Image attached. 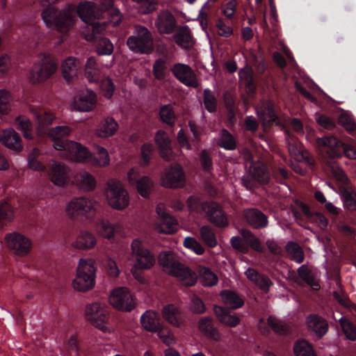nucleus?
<instances>
[{
    "label": "nucleus",
    "instance_id": "nucleus-20",
    "mask_svg": "<svg viewBox=\"0 0 356 356\" xmlns=\"http://www.w3.org/2000/svg\"><path fill=\"white\" fill-rule=\"evenodd\" d=\"M247 223L254 229H261L268 225V218L257 208H249L243 211Z\"/></svg>",
    "mask_w": 356,
    "mask_h": 356
},
{
    "label": "nucleus",
    "instance_id": "nucleus-6",
    "mask_svg": "<svg viewBox=\"0 0 356 356\" xmlns=\"http://www.w3.org/2000/svg\"><path fill=\"white\" fill-rule=\"evenodd\" d=\"M42 19L48 28L67 33L73 25L75 15L70 10H59L49 6L43 10Z\"/></svg>",
    "mask_w": 356,
    "mask_h": 356
},
{
    "label": "nucleus",
    "instance_id": "nucleus-12",
    "mask_svg": "<svg viewBox=\"0 0 356 356\" xmlns=\"http://www.w3.org/2000/svg\"><path fill=\"white\" fill-rule=\"evenodd\" d=\"M86 316L95 327L104 332L108 331L106 325L109 318L108 312L99 302H95L88 305L86 309Z\"/></svg>",
    "mask_w": 356,
    "mask_h": 356
},
{
    "label": "nucleus",
    "instance_id": "nucleus-36",
    "mask_svg": "<svg viewBox=\"0 0 356 356\" xmlns=\"http://www.w3.org/2000/svg\"><path fill=\"white\" fill-rule=\"evenodd\" d=\"M220 295L223 303L229 309H236L241 308L244 305L243 299L236 292L230 290H222Z\"/></svg>",
    "mask_w": 356,
    "mask_h": 356
},
{
    "label": "nucleus",
    "instance_id": "nucleus-63",
    "mask_svg": "<svg viewBox=\"0 0 356 356\" xmlns=\"http://www.w3.org/2000/svg\"><path fill=\"white\" fill-rule=\"evenodd\" d=\"M230 243L232 248L243 254H247L249 252V248L239 236H233L230 239Z\"/></svg>",
    "mask_w": 356,
    "mask_h": 356
},
{
    "label": "nucleus",
    "instance_id": "nucleus-60",
    "mask_svg": "<svg viewBox=\"0 0 356 356\" xmlns=\"http://www.w3.org/2000/svg\"><path fill=\"white\" fill-rule=\"evenodd\" d=\"M200 161L203 170L205 172H210L213 170V161L207 150L203 149L200 153Z\"/></svg>",
    "mask_w": 356,
    "mask_h": 356
},
{
    "label": "nucleus",
    "instance_id": "nucleus-37",
    "mask_svg": "<svg viewBox=\"0 0 356 356\" xmlns=\"http://www.w3.org/2000/svg\"><path fill=\"white\" fill-rule=\"evenodd\" d=\"M96 242V238L92 233L81 231L74 242V246L77 249L88 250L92 248Z\"/></svg>",
    "mask_w": 356,
    "mask_h": 356
},
{
    "label": "nucleus",
    "instance_id": "nucleus-47",
    "mask_svg": "<svg viewBox=\"0 0 356 356\" xmlns=\"http://www.w3.org/2000/svg\"><path fill=\"white\" fill-rule=\"evenodd\" d=\"M296 356H316L311 343L305 339L298 340L293 346Z\"/></svg>",
    "mask_w": 356,
    "mask_h": 356
},
{
    "label": "nucleus",
    "instance_id": "nucleus-19",
    "mask_svg": "<svg viewBox=\"0 0 356 356\" xmlns=\"http://www.w3.org/2000/svg\"><path fill=\"white\" fill-rule=\"evenodd\" d=\"M306 323L309 330L317 339L323 338L329 329L327 321L316 314H309L306 318Z\"/></svg>",
    "mask_w": 356,
    "mask_h": 356
},
{
    "label": "nucleus",
    "instance_id": "nucleus-40",
    "mask_svg": "<svg viewBox=\"0 0 356 356\" xmlns=\"http://www.w3.org/2000/svg\"><path fill=\"white\" fill-rule=\"evenodd\" d=\"M84 70L85 76L90 83L99 81L100 70L94 57L91 56L88 58Z\"/></svg>",
    "mask_w": 356,
    "mask_h": 356
},
{
    "label": "nucleus",
    "instance_id": "nucleus-1",
    "mask_svg": "<svg viewBox=\"0 0 356 356\" xmlns=\"http://www.w3.org/2000/svg\"><path fill=\"white\" fill-rule=\"evenodd\" d=\"M77 14L86 24L82 29V35L87 41L95 42L97 54H112L113 43L101 35L110 25L115 27L121 22V13L113 6V0H98V5L90 1L82 2L78 6Z\"/></svg>",
    "mask_w": 356,
    "mask_h": 356
},
{
    "label": "nucleus",
    "instance_id": "nucleus-27",
    "mask_svg": "<svg viewBox=\"0 0 356 356\" xmlns=\"http://www.w3.org/2000/svg\"><path fill=\"white\" fill-rule=\"evenodd\" d=\"M258 116L263 120L264 125L271 127L273 124L280 126L281 122L275 110V104L271 101H268L261 111H257Z\"/></svg>",
    "mask_w": 356,
    "mask_h": 356
},
{
    "label": "nucleus",
    "instance_id": "nucleus-15",
    "mask_svg": "<svg viewBox=\"0 0 356 356\" xmlns=\"http://www.w3.org/2000/svg\"><path fill=\"white\" fill-rule=\"evenodd\" d=\"M57 64L51 60L45 59L35 65L29 73V79L33 83H39L50 78L56 71Z\"/></svg>",
    "mask_w": 356,
    "mask_h": 356
},
{
    "label": "nucleus",
    "instance_id": "nucleus-54",
    "mask_svg": "<svg viewBox=\"0 0 356 356\" xmlns=\"http://www.w3.org/2000/svg\"><path fill=\"white\" fill-rule=\"evenodd\" d=\"M200 235L202 239L204 241L205 244L211 248H214L217 245V240L216 235L212 229L208 226L204 225L200 229Z\"/></svg>",
    "mask_w": 356,
    "mask_h": 356
},
{
    "label": "nucleus",
    "instance_id": "nucleus-29",
    "mask_svg": "<svg viewBox=\"0 0 356 356\" xmlns=\"http://www.w3.org/2000/svg\"><path fill=\"white\" fill-rule=\"evenodd\" d=\"M0 142L10 149L20 152L22 149L21 137L14 129H6L0 134Z\"/></svg>",
    "mask_w": 356,
    "mask_h": 356
},
{
    "label": "nucleus",
    "instance_id": "nucleus-49",
    "mask_svg": "<svg viewBox=\"0 0 356 356\" xmlns=\"http://www.w3.org/2000/svg\"><path fill=\"white\" fill-rule=\"evenodd\" d=\"M14 218V211L12 207L6 202L0 203V227H3L10 222Z\"/></svg>",
    "mask_w": 356,
    "mask_h": 356
},
{
    "label": "nucleus",
    "instance_id": "nucleus-33",
    "mask_svg": "<svg viewBox=\"0 0 356 356\" xmlns=\"http://www.w3.org/2000/svg\"><path fill=\"white\" fill-rule=\"evenodd\" d=\"M119 125L117 121L112 117L104 118L97 129V135L100 138H108L115 134Z\"/></svg>",
    "mask_w": 356,
    "mask_h": 356
},
{
    "label": "nucleus",
    "instance_id": "nucleus-30",
    "mask_svg": "<svg viewBox=\"0 0 356 356\" xmlns=\"http://www.w3.org/2000/svg\"><path fill=\"white\" fill-rule=\"evenodd\" d=\"M245 275L250 281L259 286L265 293H268L270 291V286L273 284L267 275L259 273L252 268H248L245 270Z\"/></svg>",
    "mask_w": 356,
    "mask_h": 356
},
{
    "label": "nucleus",
    "instance_id": "nucleus-4",
    "mask_svg": "<svg viewBox=\"0 0 356 356\" xmlns=\"http://www.w3.org/2000/svg\"><path fill=\"white\" fill-rule=\"evenodd\" d=\"M159 262L166 273L178 278L183 285L189 287L195 284L196 274L188 267L177 261L172 253L169 252L160 253Z\"/></svg>",
    "mask_w": 356,
    "mask_h": 356
},
{
    "label": "nucleus",
    "instance_id": "nucleus-17",
    "mask_svg": "<svg viewBox=\"0 0 356 356\" xmlns=\"http://www.w3.org/2000/svg\"><path fill=\"white\" fill-rule=\"evenodd\" d=\"M5 240L8 248L17 254L26 255L31 250V241L19 233L13 232L8 234L5 237Z\"/></svg>",
    "mask_w": 356,
    "mask_h": 356
},
{
    "label": "nucleus",
    "instance_id": "nucleus-21",
    "mask_svg": "<svg viewBox=\"0 0 356 356\" xmlns=\"http://www.w3.org/2000/svg\"><path fill=\"white\" fill-rule=\"evenodd\" d=\"M155 24L161 33H173L179 26L175 16L168 10H162L157 16Z\"/></svg>",
    "mask_w": 356,
    "mask_h": 356
},
{
    "label": "nucleus",
    "instance_id": "nucleus-32",
    "mask_svg": "<svg viewBox=\"0 0 356 356\" xmlns=\"http://www.w3.org/2000/svg\"><path fill=\"white\" fill-rule=\"evenodd\" d=\"M97 103V95L91 90L83 91L77 101L75 102L76 108L81 111L88 112L95 107Z\"/></svg>",
    "mask_w": 356,
    "mask_h": 356
},
{
    "label": "nucleus",
    "instance_id": "nucleus-35",
    "mask_svg": "<svg viewBox=\"0 0 356 356\" xmlns=\"http://www.w3.org/2000/svg\"><path fill=\"white\" fill-rule=\"evenodd\" d=\"M161 313L163 318L173 326L180 327L182 324L181 312L174 305L164 306Z\"/></svg>",
    "mask_w": 356,
    "mask_h": 356
},
{
    "label": "nucleus",
    "instance_id": "nucleus-56",
    "mask_svg": "<svg viewBox=\"0 0 356 356\" xmlns=\"http://www.w3.org/2000/svg\"><path fill=\"white\" fill-rule=\"evenodd\" d=\"M139 5V11L143 15L152 13L156 9L159 0H131Z\"/></svg>",
    "mask_w": 356,
    "mask_h": 356
},
{
    "label": "nucleus",
    "instance_id": "nucleus-50",
    "mask_svg": "<svg viewBox=\"0 0 356 356\" xmlns=\"http://www.w3.org/2000/svg\"><path fill=\"white\" fill-rule=\"evenodd\" d=\"M203 102L205 109L211 113H215L217 110L218 100L209 88H206L203 92Z\"/></svg>",
    "mask_w": 356,
    "mask_h": 356
},
{
    "label": "nucleus",
    "instance_id": "nucleus-57",
    "mask_svg": "<svg viewBox=\"0 0 356 356\" xmlns=\"http://www.w3.org/2000/svg\"><path fill=\"white\" fill-rule=\"evenodd\" d=\"M15 122L17 129L22 132L24 137L31 138V122L30 120L26 117L18 116Z\"/></svg>",
    "mask_w": 356,
    "mask_h": 356
},
{
    "label": "nucleus",
    "instance_id": "nucleus-44",
    "mask_svg": "<svg viewBox=\"0 0 356 356\" xmlns=\"http://www.w3.org/2000/svg\"><path fill=\"white\" fill-rule=\"evenodd\" d=\"M155 153L154 145L150 143H145L140 150L139 164L143 168L147 167L153 159Z\"/></svg>",
    "mask_w": 356,
    "mask_h": 356
},
{
    "label": "nucleus",
    "instance_id": "nucleus-46",
    "mask_svg": "<svg viewBox=\"0 0 356 356\" xmlns=\"http://www.w3.org/2000/svg\"><path fill=\"white\" fill-rule=\"evenodd\" d=\"M218 145L227 150H234L236 148V141L234 136L226 129L220 131Z\"/></svg>",
    "mask_w": 356,
    "mask_h": 356
},
{
    "label": "nucleus",
    "instance_id": "nucleus-42",
    "mask_svg": "<svg viewBox=\"0 0 356 356\" xmlns=\"http://www.w3.org/2000/svg\"><path fill=\"white\" fill-rule=\"evenodd\" d=\"M297 273L298 277L301 280H302L305 284L311 287H316L318 289L320 286L318 282L316 280L314 273L312 270L309 268V266L306 264H303L300 266L298 270Z\"/></svg>",
    "mask_w": 356,
    "mask_h": 356
},
{
    "label": "nucleus",
    "instance_id": "nucleus-61",
    "mask_svg": "<svg viewBox=\"0 0 356 356\" xmlns=\"http://www.w3.org/2000/svg\"><path fill=\"white\" fill-rule=\"evenodd\" d=\"M38 155V149L36 148H34L33 149L32 152H31L29 154L28 165H29V167L32 170H37V171H42L44 169V166L43 165L42 163H41L36 159V157Z\"/></svg>",
    "mask_w": 356,
    "mask_h": 356
},
{
    "label": "nucleus",
    "instance_id": "nucleus-16",
    "mask_svg": "<svg viewBox=\"0 0 356 356\" xmlns=\"http://www.w3.org/2000/svg\"><path fill=\"white\" fill-rule=\"evenodd\" d=\"M171 70L175 77L184 85L195 88L199 86L196 75L189 65L177 63L174 65Z\"/></svg>",
    "mask_w": 356,
    "mask_h": 356
},
{
    "label": "nucleus",
    "instance_id": "nucleus-55",
    "mask_svg": "<svg viewBox=\"0 0 356 356\" xmlns=\"http://www.w3.org/2000/svg\"><path fill=\"white\" fill-rule=\"evenodd\" d=\"M99 234L104 238L110 239L114 236L115 227L108 220H101L98 225Z\"/></svg>",
    "mask_w": 356,
    "mask_h": 356
},
{
    "label": "nucleus",
    "instance_id": "nucleus-64",
    "mask_svg": "<svg viewBox=\"0 0 356 356\" xmlns=\"http://www.w3.org/2000/svg\"><path fill=\"white\" fill-rule=\"evenodd\" d=\"M67 348L69 353L72 356H79V345L77 336L75 334L72 335L67 341Z\"/></svg>",
    "mask_w": 356,
    "mask_h": 356
},
{
    "label": "nucleus",
    "instance_id": "nucleus-7",
    "mask_svg": "<svg viewBox=\"0 0 356 356\" xmlns=\"http://www.w3.org/2000/svg\"><path fill=\"white\" fill-rule=\"evenodd\" d=\"M127 45L134 53L140 54H150L154 49L151 32L142 25L134 26L133 35L128 38Z\"/></svg>",
    "mask_w": 356,
    "mask_h": 356
},
{
    "label": "nucleus",
    "instance_id": "nucleus-58",
    "mask_svg": "<svg viewBox=\"0 0 356 356\" xmlns=\"http://www.w3.org/2000/svg\"><path fill=\"white\" fill-rule=\"evenodd\" d=\"M201 280L202 284L206 286H213L218 283V277L209 268L201 270Z\"/></svg>",
    "mask_w": 356,
    "mask_h": 356
},
{
    "label": "nucleus",
    "instance_id": "nucleus-25",
    "mask_svg": "<svg viewBox=\"0 0 356 356\" xmlns=\"http://www.w3.org/2000/svg\"><path fill=\"white\" fill-rule=\"evenodd\" d=\"M51 181L58 186H65L70 181L69 170L63 164L54 162L50 170Z\"/></svg>",
    "mask_w": 356,
    "mask_h": 356
},
{
    "label": "nucleus",
    "instance_id": "nucleus-34",
    "mask_svg": "<svg viewBox=\"0 0 356 356\" xmlns=\"http://www.w3.org/2000/svg\"><path fill=\"white\" fill-rule=\"evenodd\" d=\"M213 312L220 323L230 327H235L240 323V318L236 315L230 314L225 307L215 305Z\"/></svg>",
    "mask_w": 356,
    "mask_h": 356
},
{
    "label": "nucleus",
    "instance_id": "nucleus-45",
    "mask_svg": "<svg viewBox=\"0 0 356 356\" xmlns=\"http://www.w3.org/2000/svg\"><path fill=\"white\" fill-rule=\"evenodd\" d=\"M76 180L81 188L85 191H92L96 186L94 177L86 171H81L76 176Z\"/></svg>",
    "mask_w": 356,
    "mask_h": 356
},
{
    "label": "nucleus",
    "instance_id": "nucleus-59",
    "mask_svg": "<svg viewBox=\"0 0 356 356\" xmlns=\"http://www.w3.org/2000/svg\"><path fill=\"white\" fill-rule=\"evenodd\" d=\"M190 310L196 314H203L207 311L204 301L198 296H194L191 298Z\"/></svg>",
    "mask_w": 356,
    "mask_h": 356
},
{
    "label": "nucleus",
    "instance_id": "nucleus-26",
    "mask_svg": "<svg viewBox=\"0 0 356 356\" xmlns=\"http://www.w3.org/2000/svg\"><path fill=\"white\" fill-rule=\"evenodd\" d=\"M173 39L180 47L188 49L193 47L194 40L188 25L179 26L174 32Z\"/></svg>",
    "mask_w": 356,
    "mask_h": 356
},
{
    "label": "nucleus",
    "instance_id": "nucleus-14",
    "mask_svg": "<svg viewBox=\"0 0 356 356\" xmlns=\"http://www.w3.org/2000/svg\"><path fill=\"white\" fill-rule=\"evenodd\" d=\"M127 179L131 185L136 186L142 197H149L153 187V182L149 177H140V170L134 167L128 171Z\"/></svg>",
    "mask_w": 356,
    "mask_h": 356
},
{
    "label": "nucleus",
    "instance_id": "nucleus-62",
    "mask_svg": "<svg viewBox=\"0 0 356 356\" xmlns=\"http://www.w3.org/2000/svg\"><path fill=\"white\" fill-rule=\"evenodd\" d=\"M343 203L345 207L352 211H356V193L347 190L343 192Z\"/></svg>",
    "mask_w": 356,
    "mask_h": 356
},
{
    "label": "nucleus",
    "instance_id": "nucleus-5",
    "mask_svg": "<svg viewBox=\"0 0 356 356\" xmlns=\"http://www.w3.org/2000/svg\"><path fill=\"white\" fill-rule=\"evenodd\" d=\"M316 144L321 148L322 154L330 159L345 155L350 159H356V149L341 142L333 136H325L316 138Z\"/></svg>",
    "mask_w": 356,
    "mask_h": 356
},
{
    "label": "nucleus",
    "instance_id": "nucleus-18",
    "mask_svg": "<svg viewBox=\"0 0 356 356\" xmlns=\"http://www.w3.org/2000/svg\"><path fill=\"white\" fill-rule=\"evenodd\" d=\"M185 175L179 165H172L162 178L163 185L168 188H179L184 186Z\"/></svg>",
    "mask_w": 356,
    "mask_h": 356
},
{
    "label": "nucleus",
    "instance_id": "nucleus-2",
    "mask_svg": "<svg viewBox=\"0 0 356 356\" xmlns=\"http://www.w3.org/2000/svg\"><path fill=\"white\" fill-rule=\"evenodd\" d=\"M70 132L71 129L67 126H58L50 129L49 136L52 138L53 146L56 149L66 151L71 159L76 161H91L98 166L109 164L108 153L104 147L97 146L96 153L92 154L80 143L65 139Z\"/></svg>",
    "mask_w": 356,
    "mask_h": 356
},
{
    "label": "nucleus",
    "instance_id": "nucleus-53",
    "mask_svg": "<svg viewBox=\"0 0 356 356\" xmlns=\"http://www.w3.org/2000/svg\"><path fill=\"white\" fill-rule=\"evenodd\" d=\"M152 72L156 79H164L167 74L166 61L163 58L156 59L153 64Z\"/></svg>",
    "mask_w": 356,
    "mask_h": 356
},
{
    "label": "nucleus",
    "instance_id": "nucleus-10",
    "mask_svg": "<svg viewBox=\"0 0 356 356\" xmlns=\"http://www.w3.org/2000/svg\"><path fill=\"white\" fill-rule=\"evenodd\" d=\"M106 197L109 205L117 210H123L129 204L127 191L121 182L115 179L108 181Z\"/></svg>",
    "mask_w": 356,
    "mask_h": 356
},
{
    "label": "nucleus",
    "instance_id": "nucleus-24",
    "mask_svg": "<svg viewBox=\"0 0 356 356\" xmlns=\"http://www.w3.org/2000/svg\"><path fill=\"white\" fill-rule=\"evenodd\" d=\"M156 213L159 216V222L157 225L158 230L161 233L167 234H172L176 232L177 220L172 216L163 211L160 206H157Z\"/></svg>",
    "mask_w": 356,
    "mask_h": 356
},
{
    "label": "nucleus",
    "instance_id": "nucleus-39",
    "mask_svg": "<svg viewBox=\"0 0 356 356\" xmlns=\"http://www.w3.org/2000/svg\"><path fill=\"white\" fill-rule=\"evenodd\" d=\"M31 111L40 128H44L52 123L54 117L50 111L40 108H32Z\"/></svg>",
    "mask_w": 356,
    "mask_h": 356
},
{
    "label": "nucleus",
    "instance_id": "nucleus-43",
    "mask_svg": "<svg viewBox=\"0 0 356 356\" xmlns=\"http://www.w3.org/2000/svg\"><path fill=\"white\" fill-rule=\"evenodd\" d=\"M285 250L289 256L290 259L298 264H301L305 259V253L300 245L294 241H289Z\"/></svg>",
    "mask_w": 356,
    "mask_h": 356
},
{
    "label": "nucleus",
    "instance_id": "nucleus-28",
    "mask_svg": "<svg viewBox=\"0 0 356 356\" xmlns=\"http://www.w3.org/2000/svg\"><path fill=\"white\" fill-rule=\"evenodd\" d=\"M154 142L157 146L159 154L165 161H170L171 157V140L165 131L159 130L154 136Z\"/></svg>",
    "mask_w": 356,
    "mask_h": 356
},
{
    "label": "nucleus",
    "instance_id": "nucleus-52",
    "mask_svg": "<svg viewBox=\"0 0 356 356\" xmlns=\"http://www.w3.org/2000/svg\"><path fill=\"white\" fill-rule=\"evenodd\" d=\"M252 175L254 179L263 184H267L270 181V175L268 168L264 165L254 167Z\"/></svg>",
    "mask_w": 356,
    "mask_h": 356
},
{
    "label": "nucleus",
    "instance_id": "nucleus-48",
    "mask_svg": "<svg viewBox=\"0 0 356 356\" xmlns=\"http://www.w3.org/2000/svg\"><path fill=\"white\" fill-rule=\"evenodd\" d=\"M339 322L346 339L352 341H356V325L346 317H341Z\"/></svg>",
    "mask_w": 356,
    "mask_h": 356
},
{
    "label": "nucleus",
    "instance_id": "nucleus-31",
    "mask_svg": "<svg viewBox=\"0 0 356 356\" xmlns=\"http://www.w3.org/2000/svg\"><path fill=\"white\" fill-rule=\"evenodd\" d=\"M140 321L143 328L152 333L158 331L161 324L159 313L152 309L145 311L141 315Z\"/></svg>",
    "mask_w": 356,
    "mask_h": 356
},
{
    "label": "nucleus",
    "instance_id": "nucleus-41",
    "mask_svg": "<svg viewBox=\"0 0 356 356\" xmlns=\"http://www.w3.org/2000/svg\"><path fill=\"white\" fill-rule=\"evenodd\" d=\"M223 100L227 111L228 121L229 123L234 124L236 122V114L238 111L235 99L231 93L226 92L224 94Z\"/></svg>",
    "mask_w": 356,
    "mask_h": 356
},
{
    "label": "nucleus",
    "instance_id": "nucleus-13",
    "mask_svg": "<svg viewBox=\"0 0 356 356\" xmlns=\"http://www.w3.org/2000/svg\"><path fill=\"white\" fill-rule=\"evenodd\" d=\"M131 250L136 258V268L149 269L154 265V255L143 245L140 241L134 239L131 243Z\"/></svg>",
    "mask_w": 356,
    "mask_h": 356
},
{
    "label": "nucleus",
    "instance_id": "nucleus-22",
    "mask_svg": "<svg viewBox=\"0 0 356 356\" xmlns=\"http://www.w3.org/2000/svg\"><path fill=\"white\" fill-rule=\"evenodd\" d=\"M197 329L200 332L209 339L219 341L220 334L215 325L213 319L209 316H202L197 321Z\"/></svg>",
    "mask_w": 356,
    "mask_h": 356
},
{
    "label": "nucleus",
    "instance_id": "nucleus-9",
    "mask_svg": "<svg viewBox=\"0 0 356 356\" xmlns=\"http://www.w3.org/2000/svg\"><path fill=\"white\" fill-rule=\"evenodd\" d=\"M95 271L93 262L84 259L79 260L76 275L72 285L75 290L87 291L92 289L95 284Z\"/></svg>",
    "mask_w": 356,
    "mask_h": 356
},
{
    "label": "nucleus",
    "instance_id": "nucleus-3",
    "mask_svg": "<svg viewBox=\"0 0 356 356\" xmlns=\"http://www.w3.org/2000/svg\"><path fill=\"white\" fill-rule=\"evenodd\" d=\"M187 206L191 211H203L209 221L219 227L228 225V220L225 212L218 203L214 201H201L199 196L191 195L186 201Z\"/></svg>",
    "mask_w": 356,
    "mask_h": 356
},
{
    "label": "nucleus",
    "instance_id": "nucleus-8",
    "mask_svg": "<svg viewBox=\"0 0 356 356\" xmlns=\"http://www.w3.org/2000/svg\"><path fill=\"white\" fill-rule=\"evenodd\" d=\"M98 203L92 198L79 197L72 199L67 205L66 212L71 218L92 219L95 214Z\"/></svg>",
    "mask_w": 356,
    "mask_h": 356
},
{
    "label": "nucleus",
    "instance_id": "nucleus-11",
    "mask_svg": "<svg viewBox=\"0 0 356 356\" xmlns=\"http://www.w3.org/2000/svg\"><path fill=\"white\" fill-rule=\"evenodd\" d=\"M109 301L115 309L129 312L132 311L136 306L134 296L127 287H119L113 289Z\"/></svg>",
    "mask_w": 356,
    "mask_h": 356
},
{
    "label": "nucleus",
    "instance_id": "nucleus-51",
    "mask_svg": "<svg viewBox=\"0 0 356 356\" xmlns=\"http://www.w3.org/2000/svg\"><path fill=\"white\" fill-rule=\"evenodd\" d=\"M94 83L100 87L104 93V96L106 99H110L112 98L115 89V86L111 79L109 77L101 79V76H99V81Z\"/></svg>",
    "mask_w": 356,
    "mask_h": 356
},
{
    "label": "nucleus",
    "instance_id": "nucleus-23",
    "mask_svg": "<svg viewBox=\"0 0 356 356\" xmlns=\"http://www.w3.org/2000/svg\"><path fill=\"white\" fill-rule=\"evenodd\" d=\"M81 63L79 59L73 56L65 58L61 65V71L64 79L68 83L74 81L81 68Z\"/></svg>",
    "mask_w": 356,
    "mask_h": 356
},
{
    "label": "nucleus",
    "instance_id": "nucleus-38",
    "mask_svg": "<svg viewBox=\"0 0 356 356\" xmlns=\"http://www.w3.org/2000/svg\"><path fill=\"white\" fill-rule=\"evenodd\" d=\"M160 120L167 124L168 127L173 128L175 126L177 116L173 107L170 104L161 105L159 109Z\"/></svg>",
    "mask_w": 356,
    "mask_h": 356
}]
</instances>
